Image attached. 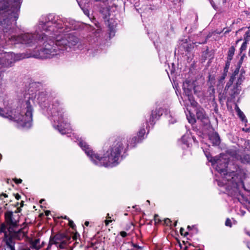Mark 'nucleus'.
<instances>
[{"instance_id":"15","label":"nucleus","mask_w":250,"mask_h":250,"mask_svg":"<svg viewBox=\"0 0 250 250\" xmlns=\"http://www.w3.org/2000/svg\"><path fill=\"white\" fill-rule=\"evenodd\" d=\"M210 141L213 145H218L220 143V138L218 134L212 133L209 137Z\"/></svg>"},{"instance_id":"55","label":"nucleus","mask_w":250,"mask_h":250,"mask_svg":"<svg viewBox=\"0 0 250 250\" xmlns=\"http://www.w3.org/2000/svg\"><path fill=\"white\" fill-rule=\"evenodd\" d=\"M23 205V202L22 201L21 203V206H22Z\"/></svg>"},{"instance_id":"24","label":"nucleus","mask_w":250,"mask_h":250,"mask_svg":"<svg viewBox=\"0 0 250 250\" xmlns=\"http://www.w3.org/2000/svg\"><path fill=\"white\" fill-rule=\"evenodd\" d=\"M58 244H59V242L57 241L56 240H55L54 237L53 238H50L49 245H51L52 244H55L57 245Z\"/></svg>"},{"instance_id":"23","label":"nucleus","mask_w":250,"mask_h":250,"mask_svg":"<svg viewBox=\"0 0 250 250\" xmlns=\"http://www.w3.org/2000/svg\"><path fill=\"white\" fill-rule=\"evenodd\" d=\"M248 42V40L246 39V41L242 44L241 47L240 48V53H242L243 51H245L247 48V44Z\"/></svg>"},{"instance_id":"29","label":"nucleus","mask_w":250,"mask_h":250,"mask_svg":"<svg viewBox=\"0 0 250 250\" xmlns=\"http://www.w3.org/2000/svg\"><path fill=\"white\" fill-rule=\"evenodd\" d=\"M68 220L69 221V226L71 228H72V229H74L75 228V225L74 222L72 220H70L69 219H68Z\"/></svg>"},{"instance_id":"6","label":"nucleus","mask_w":250,"mask_h":250,"mask_svg":"<svg viewBox=\"0 0 250 250\" xmlns=\"http://www.w3.org/2000/svg\"><path fill=\"white\" fill-rule=\"evenodd\" d=\"M5 221L10 226L8 231H5V226L4 224L1 223V232H3L4 237L3 239L4 243V250H15V242L12 236H14L16 239L21 240L26 236V233L22 229L18 231L13 230L12 227L17 225V221L13 218V212L8 211L5 214Z\"/></svg>"},{"instance_id":"53","label":"nucleus","mask_w":250,"mask_h":250,"mask_svg":"<svg viewBox=\"0 0 250 250\" xmlns=\"http://www.w3.org/2000/svg\"><path fill=\"white\" fill-rule=\"evenodd\" d=\"M44 200L43 199H42L41 201H40V203H42L43 202V201H44Z\"/></svg>"},{"instance_id":"41","label":"nucleus","mask_w":250,"mask_h":250,"mask_svg":"<svg viewBox=\"0 0 250 250\" xmlns=\"http://www.w3.org/2000/svg\"><path fill=\"white\" fill-rule=\"evenodd\" d=\"M11 202V199H5V200L3 201L4 203H5V202Z\"/></svg>"},{"instance_id":"49","label":"nucleus","mask_w":250,"mask_h":250,"mask_svg":"<svg viewBox=\"0 0 250 250\" xmlns=\"http://www.w3.org/2000/svg\"><path fill=\"white\" fill-rule=\"evenodd\" d=\"M177 221H176L174 224V226H176L177 225Z\"/></svg>"},{"instance_id":"16","label":"nucleus","mask_w":250,"mask_h":250,"mask_svg":"<svg viewBox=\"0 0 250 250\" xmlns=\"http://www.w3.org/2000/svg\"><path fill=\"white\" fill-rule=\"evenodd\" d=\"M40 240L36 239L34 240H31L30 241V247L33 249L39 250L41 248L40 244Z\"/></svg>"},{"instance_id":"45","label":"nucleus","mask_w":250,"mask_h":250,"mask_svg":"<svg viewBox=\"0 0 250 250\" xmlns=\"http://www.w3.org/2000/svg\"><path fill=\"white\" fill-rule=\"evenodd\" d=\"M84 13H85V15H87L88 16V11H84Z\"/></svg>"},{"instance_id":"40","label":"nucleus","mask_w":250,"mask_h":250,"mask_svg":"<svg viewBox=\"0 0 250 250\" xmlns=\"http://www.w3.org/2000/svg\"><path fill=\"white\" fill-rule=\"evenodd\" d=\"M250 145V142L249 141H246L245 142V144H244V145L245 146H249Z\"/></svg>"},{"instance_id":"39","label":"nucleus","mask_w":250,"mask_h":250,"mask_svg":"<svg viewBox=\"0 0 250 250\" xmlns=\"http://www.w3.org/2000/svg\"><path fill=\"white\" fill-rule=\"evenodd\" d=\"M226 75H227V74H223V76H222V77L221 78V79H220V81H223V80L225 79V77L226 76Z\"/></svg>"},{"instance_id":"51","label":"nucleus","mask_w":250,"mask_h":250,"mask_svg":"<svg viewBox=\"0 0 250 250\" xmlns=\"http://www.w3.org/2000/svg\"><path fill=\"white\" fill-rule=\"evenodd\" d=\"M187 229L190 230L191 229V227L189 226H188Z\"/></svg>"},{"instance_id":"31","label":"nucleus","mask_w":250,"mask_h":250,"mask_svg":"<svg viewBox=\"0 0 250 250\" xmlns=\"http://www.w3.org/2000/svg\"><path fill=\"white\" fill-rule=\"evenodd\" d=\"M184 230H185L184 229H183V228H181L180 229V233H181V235H184L185 236H186L187 234H188V232H185V233H184Z\"/></svg>"},{"instance_id":"43","label":"nucleus","mask_w":250,"mask_h":250,"mask_svg":"<svg viewBox=\"0 0 250 250\" xmlns=\"http://www.w3.org/2000/svg\"><path fill=\"white\" fill-rule=\"evenodd\" d=\"M192 47H193V45H190V47H189L188 49H187V50L188 51H189V48H191Z\"/></svg>"},{"instance_id":"21","label":"nucleus","mask_w":250,"mask_h":250,"mask_svg":"<svg viewBox=\"0 0 250 250\" xmlns=\"http://www.w3.org/2000/svg\"><path fill=\"white\" fill-rule=\"evenodd\" d=\"M238 115L243 122H247V120L245 118V115L240 109H239L238 111Z\"/></svg>"},{"instance_id":"38","label":"nucleus","mask_w":250,"mask_h":250,"mask_svg":"<svg viewBox=\"0 0 250 250\" xmlns=\"http://www.w3.org/2000/svg\"><path fill=\"white\" fill-rule=\"evenodd\" d=\"M15 198L18 200L21 199V196L19 194H17L15 195Z\"/></svg>"},{"instance_id":"48","label":"nucleus","mask_w":250,"mask_h":250,"mask_svg":"<svg viewBox=\"0 0 250 250\" xmlns=\"http://www.w3.org/2000/svg\"><path fill=\"white\" fill-rule=\"evenodd\" d=\"M210 89L212 90V92H214V89L211 87H210Z\"/></svg>"},{"instance_id":"33","label":"nucleus","mask_w":250,"mask_h":250,"mask_svg":"<svg viewBox=\"0 0 250 250\" xmlns=\"http://www.w3.org/2000/svg\"><path fill=\"white\" fill-rule=\"evenodd\" d=\"M132 246L133 247H134V248H137V249H142V247H140V246H138V245H137V244H134V243H133V244H132Z\"/></svg>"},{"instance_id":"52","label":"nucleus","mask_w":250,"mask_h":250,"mask_svg":"<svg viewBox=\"0 0 250 250\" xmlns=\"http://www.w3.org/2000/svg\"><path fill=\"white\" fill-rule=\"evenodd\" d=\"M94 1H104L105 0H94Z\"/></svg>"},{"instance_id":"1","label":"nucleus","mask_w":250,"mask_h":250,"mask_svg":"<svg viewBox=\"0 0 250 250\" xmlns=\"http://www.w3.org/2000/svg\"><path fill=\"white\" fill-rule=\"evenodd\" d=\"M22 0H1V35L2 34L6 42L9 44H22L27 46H32L40 40L41 35V26L43 25L51 27L53 22H58V24H62L60 20L54 21H39L35 27V33H24L18 36H11L13 32L12 24L18 18L19 12Z\"/></svg>"},{"instance_id":"12","label":"nucleus","mask_w":250,"mask_h":250,"mask_svg":"<svg viewBox=\"0 0 250 250\" xmlns=\"http://www.w3.org/2000/svg\"><path fill=\"white\" fill-rule=\"evenodd\" d=\"M232 81L233 79L231 78H230L229 82L227 84L225 87L226 93L229 94L231 97V99L234 98L235 96L239 93L241 90L238 85L240 84V83H239V81L237 83L235 86H233V88H229L232 83Z\"/></svg>"},{"instance_id":"18","label":"nucleus","mask_w":250,"mask_h":250,"mask_svg":"<svg viewBox=\"0 0 250 250\" xmlns=\"http://www.w3.org/2000/svg\"><path fill=\"white\" fill-rule=\"evenodd\" d=\"M187 119L188 121V122L191 124H193L195 123L196 120L193 116H192L190 113H189V115H187Z\"/></svg>"},{"instance_id":"5","label":"nucleus","mask_w":250,"mask_h":250,"mask_svg":"<svg viewBox=\"0 0 250 250\" xmlns=\"http://www.w3.org/2000/svg\"><path fill=\"white\" fill-rule=\"evenodd\" d=\"M79 42V39L73 35L69 34L63 38L57 36L55 42L51 41L45 44L44 48L41 50L40 55L45 58L60 55L61 50H67L76 45Z\"/></svg>"},{"instance_id":"59","label":"nucleus","mask_w":250,"mask_h":250,"mask_svg":"<svg viewBox=\"0 0 250 250\" xmlns=\"http://www.w3.org/2000/svg\"><path fill=\"white\" fill-rule=\"evenodd\" d=\"M160 220L159 219L158 220V222H160Z\"/></svg>"},{"instance_id":"50","label":"nucleus","mask_w":250,"mask_h":250,"mask_svg":"<svg viewBox=\"0 0 250 250\" xmlns=\"http://www.w3.org/2000/svg\"><path fill=\"white\" fill-rule=\"evenodd\" d=\"M21 250H30L29 248L23 249Z\"/></svg>"},{"instance_id":"47","label":"nucleus","mask_w":250,"mask_h":250,"mask_svg":"<svg viewBox=\"0 0 250 250\" xmlns=\"http://www.w3.org/2000/svg\"><path fill=\"white\" fill-rule=\"evenodd\" d=\"M106 218H111V217L109 215V214L108 213L106 216Z\"/></svg>"},{"instance_id":"9","label":"nucleus","mask_w":250,"mask_h":250,"mask_svg":"<svg viewBox=\"0 0 250 250\" xmlns=\"http://www.w3.org/2000/svg\"><path fill=\"white\" fill-rule=\"evenodd\" d=\"M30 56L24 54H15L12 52H6L1 51V58H2V62H1V67H8L11 66L16 61H20Z\"/></svg>"},{"instance_id":"3","label":"nucleus","mask_w":250,"mask_h":250,"mask_svg":"<svg viewBox=\"0 0 250 250\" xmlns=\"http://www.w3.org/2000/svg\"><path fill=\"white\" fill-rule=\"evenodd\" d=\"M141 140L137 136L130 138L129 140L125 138H118L103 157L93 151L86 143L81 139L79 140L78 144L94 165L107 167L116 166L119 163L118 161L121 152L125 150L129 146H134Z\"/></svg>"},{"instance_id":"28","label":"nucleus","mask_w":250,"mask_h":250,"mask_svg":"<svg viewBox=\"0 0 250 250\" xmlns=\"http://www.w3.org/2000/svg\"><path fill=\"white\" fill-rule=\"evenodd\" d=\"M225 225L226 226H229V227H231V221L229 219H227L226 221V222H225Z\"/></svg>"},{"instance_id":"8","label":"nucleus","mask_w":250,"mask_h":250,"mask_svg":"<svg viewBox=\"0 0 250 250\" xmlns=\"http://www.w3.org/2000/svg\"><path fill=\"white\" fill-rule=\"evenodd\" d=\"M183 88L185 95L188 97L190 105L193 107H197L198 103L192 96V90H193L194 93L195 95L199 96L201 94V85L196 81H191L190 80H186L183 83Z\"/></svg>"},{"instance_id":"57","label":"nucleus","mask_w":250,"mask_h":250,"mask_svg":"<svg viewBox=\"0 0 250 250\" xmlns=\"http://www.w3.org/2000/svg\"><path fill=\"white\" fill-rule=\"evenodd\" d=\"M249 130V128H247V129H246V130L247 131H248Z\"/></svg>"},{"instance_id":"22","label":"nucleus","mask_w":250,"mask_h":250,"mask_svg":"<svg viewBox=\"0 0 250 250\" xmlns=\"http://www.w3.org/2000/svg\"><path fill=\"white\" fill-rule=\"evenodd\" d=\"M167 118L168 120V122L170 124H174V123H175L176 122V120L172 116L171 114H169L167 115Z\"/></svg>"},{"instance_id":"26","label":"nucleus","mask_w":250,"mask_h":250,"mask_svg":"<svg viewBox=\"0 0 250 250\" xmlns=\"http://www.w3.org/2000/svg\"><path fill=\"white\" fill-rule=\"evenodd\" d=\"M248 40V42L250 40V30H248L246 33H245V36L244 37L245 41H246V39Z\"/></svg>"},{"instance_id":"32","label":"nucleus","mask_w":250,"mask_h":250,"mask_svg":"<svg viewBox=\"0 0 250 250\" xmlns=\"http://www.w3.org/2000/svg\"><path fill=\"white\" fill-rule=\"evenodd\" d=\"M101 30L100 29H97L96 30H95L94 31H93V33L95 35L97 36V35L99 34L100 33Z\"/></svg>"},{"instance_id":"4","label":"nucleus","mask_w":250,"mask_h":250,"mask_svg":"<svg viewBox=\"0 0 250 250\" xmlns=\"http://www.w3.org/2000/svg\"><path fill=\"white\" fill-rule=\"evenodd\" d=\"M227 156L221 154L218 157H215L210 161L215 167L216 170L222 176V179L217 180V184L220 187H224L229 196L239 200L241 195V189L245 188L243 183V179L246 177L245 173L242 171L235 172H229L226 169L229 165L227 161Z\"/></svg>"},{"instance_id":"13","label":"nucleus","mask_w":250,"mask_h":250,"mask_svg":"<svg viewBox=\"0 0 250 250\" xmlns=\"http://www.w3.org/2000/svg\"><path fill=\"white\" fill-rule=\"evenodd\" d=\"M196 111V117L198 119L200 120L201 121L207 119V117L203 108L198 107H197Z\"/></svg>"},{"instance_id":"27","label":"nucleus","mask_w":250,"mask_h":250,"mask_svg":"<svg viewBox=\"0 0 250 250\" xmlns=\"http://www.w3.org/2000/svg\"><path fill=\"white\" fill-rule=\"evenodd\" d=\"M164 223L166 225L168 226L171 225V221L169 219L166 218L164 220Z\"/></svg>"},{"instance_id":"2","label":"nucleus","mask_w":250,"mask_h":250,"mask_svg":"<svg viewBox=\"0 0 250 250\" xmlns=\"http://www.w3.org/2000/svg\"><path fill=\"white\" fill-rule=\"evenodd\" d=\"M36 102L42 108H49L50 110L56 108L54 104L50 107L45 93L41 92L37 94L36 92L29 90L28 92L18 96V101L15 107L12 108L4 101V107L1 109V116L15 122L18 128H29L32 126L33 106Z\"/></svg>"},{"instance_id":"56","label":"nucleus","mask_w":250,"mask_h":250,"mask_svg":"<svg viewBox=\"0 0 250 250\" xmlns=\"http://www.w3.org/2000/svg\"><path fill=\"white\" fill-rule=\"evenodd\" d=\"M242 30H243V29H240V30H238V32H239L241 31Z\"/></svg>"},{"instance_id":"30","label":"nucleus","mask_w":250,"mask_h":250,"mask_svg":"<svg viewBox=\"0 0 250 250\" xmlns=\"http://www.w3.org/2000/svg\"><path fill=\"white\" fill-rule=\"evenodd\" d=\"M1 200H3L4 198H8V195L5 193H1Z\"/></svg>"},{"instance_id":"7","label":"nucleus","mask_w":250,"mask_h":250,"mask_svg":"<svg viewBox=\"0 0 250 250\" xmlns=\"http://www.w3.org/2000/svg\"><path fill=\"white\" fill-rule=\"evenodd\" d=\"M55 20H60L62 21V24H59L58 22H53L52 24H51V27H47L46 26L43 25V27L41 26V32L39 31V34L41 35L40 36V39L44 40L45 33H43V31H45V33L53 32L54 35L57 36V33H62L63 32H67L68 28L70 29L71 27H69L68 25L66 24L62 19L59 18L58 17H54L50 16L47 19L45 18L44 20H41L39 21H43L44 23L46 22V21H54ZM48 33V35H50Z\"/></svg>"},{"instance_id":"44","label":"nucleus","mask_w":250,"mask_h":250,"mask_svg":"<svg viewBox=\"0 0 250 250\" xmlns=\"http://www.w3.org/2000/svg\"><path fill=\"white\" fill-rule=\"evenodd\" d=\"M85 225L87 226L89 225V222L87 221H86L84 223Z\"/></svg>"},{"instance_id":"42","label":"nucleus","mask_w":250,"mask_h":250,"mask_svg":"<svg viewBox=\"0 0 250 250\" xmlns=\"http://www.w3.org/2000/svg\"><path fill=\"white\" fill-rule=\"evenodd\" d=\"M158 217V215L157 214H155L154 215V219H155V222H156V217Z\"/></svg>"},{"instance_id":"35","label":"nucleus","mask_w":250,"mask_h":250,"mask_svg":"<svg viewBox=\"0 0 250 250\" xmlns=\"http://www.w3.org/2000/svg\"><path fill=\"white\" fill-rule=\"evenodd\" d=\"M120 235H121L122 237H125V236L127 235V233H126V232L123 231H121V232H120Z\"/></svg>"},{"instance_id":"37","label":"nucleus","mask_w":250,"mask_h":250,"mask_svg":"<svg viewBox=\"0 0 250 250\" xmlns=\"http://www.w3.org/2000/svg\"><path fill=\"white\" fill-rule=\"evenodd\" d=\"M228 68L227 63L226 66L224 69V74H227V72H228Z\"/></svg>"},{"instance_id":"58","label":"nucleus","mask_w":250,"mask_h":250,"mask_svg":"<svg viewBox=\"0 0 250 250\" xmlns=\"http://www.w3.org/2000/svg\"><path fill=\"white\" fill-rule=\"evenodd\" d=\"M248 234L250 236V233L249 232H248Z\"/></svg>"},{"instance_id":"19","label":"nucleus","mask_w":250,"mask_h":250,"mask_svg":"<svg viewBox=\"0 0 250 250\" xmlns=\"http://www.w3.org/2000/svg\"><path fill=\"white\" fill-rule=\"evenodd\" d=\"M146 133V130L144 128H141L138 133H137V136L141 139H143L144 138V136L145 135Z\"/></svg>"},{"instance_id":"54","label":"nucleus","mask_w":250,"mask_h":250,"mask_svg":"<svg viewBox=\"0 0 250 250\" xmlns=\"http://www.w3.org/2000/svg\"><path fill=\"white\" fill-rule=\"evenodd\" d=\"M64 219H68V218H67L66 216H65L64 217Z\"/></svg>"},{"instance_id":"36","label":"nucleus","mask_w":250,"mask_h":250,"mask_svg":"<svg viewBox=\"0 0 250 250\" xmlns=\"http://www.w3.org/2000/svg\"><path fill=\"white\" fill-rule=\"evenodd\" d=\"M112 221L111 220H105L104 221L105 224L106 226H108L109 223H111Z\"/></svg>"},{"instance_id":"14","label":"nucleus","mask_w":250,"mask_h":250,"mask_svg":"<svg viewBox=\"0 0 250 250\" xmlns=\"http://www.w3.org/2000/svg\"><path fill=\"white\" fill-rule=\"evenodd\" d=\"M162 115V109L161 108L152 111L151 114L150 115L149 120L150 124H152L153 123L155 119L157 118V117H160Z\"/></svg>"},{"instance_id":"25","label":"nucleus","mask_w":250,"mask_h":250,"mask_svg":"<svg viewBox=\"0 0 250 250\" xmlns=\"http://www.w3.org/2000/svg\"><path fill=\"white\" fill-rule=\"evenodd\" d=\"M66 245V242L64 241H62V242L60 243L59 242V244L57 245V247H59L60 249H64L65 247V246Z\"/></svg>"},{"instance_id":"17","label":"nucleus","mask_w":250,"mask_h":250,"mask_svg":"<svg viewBox=\"0 0 250 250\" xmlns=\"http://www.w3.org/2000/svg\"><path fill=\"white\" fill-rule=\"evenodd\" d=\"M235 48L233 46H231L229 48L228 51V60L230 61L232 60L233 56L234 54Z\"/></svg>"},{"instance_id":"60","label":"nucleus","mask_w":250,"mask_h":250,"mask_svg":"<svg viewBox=\"0 0 250 250\" xmlns=\"http://www.w3.org/2000/svg\"><path fill=\"white\" fill-rule=\"evenodd\" d=\"M147 202L148 203H149V200H147Z\"/></svg>"},{"instance_id":"11","label":"nucleus","mask_w":250,"mask_h":250,"mask_svg":"<svg viewBox=\"0 0 250 250\" xmlns=\"http://www.w3.org/2000/svg\"><path fill=\"white\" fill-rule=\"evenodd\" d=\"M245 151L243 147L236 148L232 147L228 150V154L237 160H239L242 163L250 164V155H244L241 156L242 151Z\"/></svg>"},{"instance_id":"34","label":"nucleus","mask_w":250,"mask_h":250,"mask_svg":"<svg viewBox=\"0 0 250 250\" xmlns=\"http://www.w3.org/2000/svg\"><path fill=\"white\" fill-rule=\"evenodd\" d=\"M14 181H15V183L17 184H20L22 182V180L21 179H15Z\"/></svg>"},{"instance_id":"10","label":"nucleus","mask_w":250,"mask_h":250,"mask_svg":"<svg viewBox=\"0 0 250 250\" xmlns=\"http://www.w3.org/2000/svg\"><path fill=\"white\" fill-rule=\"evenodd\" d=\"M54 126L62 134L67 133L69 128V124L67 123V121L63 117V114L61 112L57 113V115H53Z\"/></svg>"},{"instance_id":"46","label":"nucleus","mask_w":250,"mask_h":250,"mask_svg":"<svg viewBox=\"0 0 250 250\" xmlns=\"http://www.w3.org/2000/svg\"><path fill=\"white\" fill-rule=\"evenodd\" d=\"M50 213V211H46L45 212V214L46 215H48L49 213Z\"/></svg>"},{"instance_id":"20","label":"nucleus","mask_w":250,"mask_h":250,"mask_svg":"<svg viewBox=\"0 0 250 250\" xmlns=\"http://www.w3.org/2000/svg\"><path fill=\"white\" fill-rule=\"evenodd\" d=\"M65 236L64 234H58L54 236V238L55 240H56L57 241L60 242V241H62L65 237Z\"/></svg>"}]
</instances>
